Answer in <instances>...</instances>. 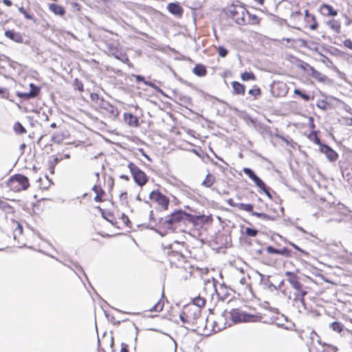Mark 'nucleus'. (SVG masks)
Wrapping results in <instances>:
<instances>
[{
    "label": "nucleus",
    "mask_w": 352,
    "mask_h": 352,
    "mask_svg": "<svg viewBox=\"0 0 352 352\" xmlns=\"http://www.w3.org/2000/svg\"><path fill=\"white\" fill-rule=\"evenodd\" d=\"M19 11L24 15L25 19H30L32 20L34 22H36V19H34V17L32 14L28 13L23 7H19Z\"/></svg>",
    "instance_id": "473e14b6"
},
{
    "label": "nucleus",
    "mask_w": 352,
    "mask_h": 352,
    "mask_svg": "<svg viewBox=\"0 0 352 352\" xmlns=\"http://www.w3.org/2000/svg\"><path fill=\"white\" fill-rule=\"evenodd\" d=\"M135 80H136L137 82H144V81H146L144 80V78L143 76H140V75H136L135 76Z\"/></svg>",
    "instance_id": "052dcab7"
},
{
    "label": "nucleus",
    "mask_w": 352,
    "mask_h": 352,
    "mask_svg": "<svg viewBox=\"0 0 352 352\" xmlns=\"http://www.w3.org/2000/svg\"><path fill=\"white\" fill-rule=\"evenodd\" d=\"M3 3L7 6H11L12 4L10 0H3Z\"/></svg>",
    "instance_id": "338daca9"
},
{
    "label": "nucleus",
    "mask_w": 352,
    "mask_h": 352,
    "mask_svg": "<svg viewBox=\"0 0 352 352\" xmlns=\"http://www.w3.org/2000/svg\"><path fill=\"white\" fill-rule=\"evenodd\" d=\"M103 195H102L101 193L100 194H97L94 198V200L96 201V202H101L102 201V196Z\"/></svg>",
    "instance_id": "13d9d810"
},
{
    "label": "nucleus",
    "mask_w": 352,
    "mask_h": 352,
    "mask_svg": "<svg viewBox=\"0 0 352 352\" xmlns=\"http://www.w3.org/2000/svg\"><path fill=\"white\" fill-rule=\"evenodd\" d=\"M186 212L182 210H175L168 215L164 221H162L163 219L161 218L160 223L164 225L167 229H173L176 223L182 220H186Z\"/></svg>",
    "instance_id": "20e7f679"
},
{
    "label": "nucleus",
    "mask_w": 352,
    "mask_h": 352,
    "mask_svg": "<svg viewBox=\"0 0 352 352\" xmlns=\"http://www.w3.org/2000/svg\"><path fill=\"white\" fill-rule=\"evenodd\" d=\"M317 28H318V23L315 20L314 23L311 25L310 28L311 30H316Z\"/></svg>",
    "instance_id": "774afa93"
},
{
    "label": "nucleus",
    "mask_w": 352,
    "mask_h": 352,
    "mask_svg": "<svg viewBox=\"0 0 352 352\" xmlns=\"http://www.w3.org/2000/svg\"><path fill=\"white\" fill-rule=\"evenodd\" d=\"M279 254L286 257H289L291 256V251L287 248L285 247L279 250Z\"/></svg>",
    "instance_id": "a19ab883"
},
{
    "label": "nucleus",
    "mask_w": 352,
    "mask_h": 352,
    "mask_svg": "<svg viewBox=\"0 0 352 352\" xmlns=\"http://www.w3.org/2000/svg\"><path fill=\"white\" fill-rule=\"evenodd\" d=\"M250 18V22L252 24H258L259 23V19L256 14H252L249 12L248 14Z\"/></svg>",
    "instance_id": "ea45409f"
},
{
    "label": "nucleus",
    "mask_w": 352,
    "mask_h": 352,
    "mask_svg": "<svg viewBox=\"0 0 352 352\" xmlns=\"http://www.w3.org/2000/svg\"><path fill=\"white\" fill-rule=\"evenodd\" d=\"M258 231L256 229L251 228H246L245 233L248 236L254 237L257 235Z\"/></svg>",
    "instance_id": "2f4dec72"
},
{
    "label": "nucleus",
    "mask_w": 352,
    "mask_h": 352,
    "mask_svg": "<svg viewBox=\"0 0 352 352\" xmlns=\"http://www.w3.org/2000/svg\"><path fill=\"white\" fill-rule=\"evenodd\" d=\"M90 98L93 101L96 102L98 104L100 102V100L102 99V98H100L98 94L96 93L91 94Z\"/></svg>",
    "instance_id": "49530a36"
},
{
    "label": "nucleus",
    "mask_w": 352,
    "mask_h": 352,
    "mask_svg": "<svg viewBox=\"0 0 352 352\" xmlns=\"http://www.w3.org/2000/svg\"><path fill=\"white\" fill-rule=\"evenodd\" d=\"M52 142L56 144H60L63 141V138L58 133H53L51 138Z\"/></svg>",
    "instance_id": "79ce46f5"
},
{
    "label": "nucleus",
    "mask_w": 352,
    "mask_h": 352,
    "mask_svg": "<svg viewBox=\"0 0 352 352\" xmlns=\"http://www.w3.org/2000/svg\"><path fill=\"white\" fill-rule=\"evenodd\" d=\"M344 46L352 50V41L351 39H346L343 42Z\"/></svg>",
    "instance_id": "8fccbe9b"
},
{
    "label": "nucleus",
    "mask_w": 352,
    "mask_h": 352,
    "mask_svg": "<svg viewBox=\"0 0 352 352\" xmlns=\"http://www.w3.org/2000/svg\"><path fill=\"white\" fill-rule=\"evenodd\" d=\"M122 219L124 223H125V225L127 226H129V224H131V221H130L129 217L126 214H122Z\"/></svg>",
    "instance_id": "3c124183"
},
{
    "label": "nucleus",
    "mask_w": 352,
    "mask_h": 352,
    "mask_svg": "<svg viewBox=\"0 0 352 352\" xmlns=\"http://www.w3.org/2000/svg\"><path fill=\"white\" fill-rule=\"evenodd\" d=\"M327 25L336 33L340 31V24L338 21L335 20H330L327 22Z\"/></svg>",
    "instance_id": "412c9836"
},
{
    "label": "nucleus",
    "mask_w": 352,
    "mask_h": 352,
    "mask_svg": "<svg viewBox=\"0 0 352 352\" xmlns=\"http://www.w3.org/2000/svg\"><path fill=\"white\" fill-rule=\"evenodd\" d=\"M322 8L327 11V14L329 16H335L338 14V12L330 5L323 4Z\"/></svg>",
    "instance_id": "bb28decb"
},
{
    "label": "nucleus",
    "mask_w": 352,
    "mask_h": 352,
    "mask_svg": "<svg viewBox=\"0 0 352 352\" xmlns=\"http://www.w3.org/2000/svg\"><path fill=\"white\" fill-rule=\"evenodd\" d=\"M298 302H300L301 304V306H302V309L304 310L307 309V307H306V305H305V298L300 296L299 299H298Z\"/></svg>",
    "instance_id": "603ef678"
},
{
    "label": "nucleus",
    "mask_w": 352,
    "mask_h": 352,
    "mask_svg": "<svg viewBox=\"0 0 352 352\" xmlns=\"http://www.w3.org/2000/svg\"><path fill=\"white\" fill-rule=\"evenodd\" d=\"M301 68L304 70L305 72L307 73V75L317 80L319 82H325L326 80L327 79V77L325 75L322 74L320 72L315 69L314 67H313L308 63H305L301 66Z\"/></svg>",
    "instance_id": "6e6552de"
},
{
    "label": "nucleus",
    "mask_w": 352,
    "mask_h": 352,
    "mask_svg": "<svg viewBox=\"0 0 352 352\" xmlns=\"http://www.w3.org/2000/svg\"><path fill=\"white\" fill-rule=\"evenodd\" d=\"M150 199L157 203L164 210H166L169 205L168 198L159 190H153L149 195Z\"/></svg>",
    "instance_id": "0eeeda50"
},
{
    "label": "nucleus",
    "mask_w": 352,
    "mask_h": 352,
    "mask_svg": "<svg viewBox=\"0 0 352 352\" xmlns=\"http://www.w3.org/2000/svg\"><path fill=\"white\" fill-rule=\"evenodd\" d=\"M120 352H129L128 345L125 343H122Z\"/></svg>",
    "instance_id": "6e6d98bb"
},
{
    "label": "nucleus",
    "mask_w": 352,
    "mask_h": 352,
    "mask_svg": "<svg viewBox=\"0 0 352 352\" xmlns=\"http://www.w3.org/2000/svg\"><path fill=\"white\" fill-rule=\"evenodd\" d=\"M266 250L268 254H279V249H276L273 246H267Z\"/></svg>",
    "instance_id": "37998d69"
},
{
    "label": "nucleus",
    "mask_w": 352,
    "mask_h": 352,
    "mask_svg": "<svg viewBox=\"0 0 352 352\" xmlns=\"http://www.w3.org/2000/svg\"><path fill=\"white\" fill-rule=\"evenodd\" d=\"M263 192L265 193V195L270 199H272V196L270 193V192L269 191V188L265 186V188H263V189H261Z\"/></svg>",
    "instance_id": "864d4df0"
},
{
    "label": "nucleus",
    "mask_w": 352,
    "mask_h": 352,
    "mask_svg": "<svg viewBox=\"0 0 352 352\" xmlns=\"http://www.w3.org/2000/svg\"><path fill=\"white\" fill-rule=\"evenodd\" d=\"M124 120L130 126L138 127L140 124L138 118L131 113H125Z\"/></svg>",
    "instance_id": "ddd939ff"
},
{
    "label": "nucleus",
    "mask_w": 352,
    "mask_h": 352,
    "mask_svg": "<svg viewBox=\"0 0 352 352\" xmlns=\"http://www.w3.org/2000/svg\"><path fill=\"white\" fill-rule=\"evenodd\" d=\"M241 78L243 81H248L250 80H254L256 79V77L254 74L252 72H243L241 75Z\"/></svg>",
    "instance_id": "cd10ccee"
},
{
    "label": "nucleus",
    "mask_w": 352,
    "mask_h": 352,
    "mask_svg": "<svg viewBox=\"0 0 352 352\" xmlns=\"http://www.w3.org/2000/svg\"><path fill=\"white\" fill-rule=\"evenodd\" d=\"M239 283L241 285H244L246 284V278L243 276L241 278H239Z\"/></svg>",
    "instance_id": "e2e57ef3"
},
{
    "label": "nucleus",
    "mask_w": 352,
    "mask_h": 352,
    "mask_svg": "<svg viewBox=\"0 0 352 352\" xmlns=\"http://www.w3.org/2000/svg\"><path fill=\"white\" fill-rule=\"evenodd\" d=\"M252 215L257 217L258 218H261L266 221H274L276 219V217L274 216H270V215H268V214H267L265 213H263V212H255L252 213Z\"/></svg>",
    "instance_id": "4be33fe9"
},
{
    "label": "nucleus",
    "mask_w": 352,
    "mask_h": 352,
    "mask_svg": "<svg viewBox=\"0 0 352 352\" xmlns=\"http://www.w3.org/2000/svg\"><path fill=\"white\" fill-rule=\"evenodd\" d=\"M285 275L287 276V281L290 283L294 289H300L302 285L299 281L296 274L292 272H287Z\"/></svg>",
    "instance_id": "9b49d317"
},
{
    "label": "nucleus",
    "mask_w": 352,
    "mask_h": 352,
    "mask_svg": "<svg viewBox=\"0 0 352 352\" xmlns=\"http://www.w3.org/2000/svg\"><path fill=\"white\" fill-rule=\"evenodd\" d=\"M16 233H18L19 234H21L23 233V227L22 226L16 222V227L14 230V237L16 238Z\"/></svg>",
    "instance_id": "c03bdc74"
},
{
    "label": "nucleus",
    "mask_w": 352,
    "mask_h": 352,
    "mask_svg": "<svg viewBox=\"0 0 352 352\" xmlns=\"http://www.w3.org/2000/svg\"><path fill=\"white\" fill-rule=\"evenodd\" d=\"M217 51L219 56L222 58L226 57L228 54V50L226 49L223 46H219L217 48Z\"/></svg>",
    "instance_id": "58836bf2"
},
{
    "label": "nucleus",
    "mask_w": 352,
    "mask_h": 352,
    "mask_svg": "<svg viewBox=\"0 0 352 352\" xmlns=\"http://www.w3.org/2000/svg\"><path fill=\"white\" fill-rule=\"evenodd\" d=\"M268 309H269V310H270V311H272V313H274V314H279V311H278V309L277 308H274V307H270Z\"/></svg>",
    "instance_id": "69168bd1"
},
{
    "label": "nucleus",
    "mask_w": 352,
    "mask_h": 352,
    "mask_svg": "<svg viewBox=\"0 0 352 352\" xmlns=\"http://www.w3.org/2000/svg\"><path fill=\"white\" fill-rule=\"evenodd\" d=\"M204 219H205V215H193V214L186 212V220H187L190 223H192L195 226L198 225L199 221H204Z\"/></svg>",
    "instance_id": "2eb2a0df"
},
{
    "label": "nucleus",
    "mask_w": 352,
    "mask_h": 352,
    "mask_svg": "<svg viewBox=\"0 0 352 352\" xmlns=\"http://www.w3.org/2000/svg\"><path fill=\"white\" fill-rule=\"evenodd\" d=\"M74 87L76 89H78L79 91L82 92L84 90V86L82 82L79 80L78 78H76L74 81Z\"/></svg>",
    "instance_id": "f704fd0d"
},
{
    "label": "nucleus",
    "mask_w": 352,
    "mask_h": 352,
    "mask_svg": "<svg viewBox=\"0 0 352 352\" xmlns=\"http://www.w3.org/2000/svg\"><path fill=\"white\" fill-rule=\"evenodd\" d=\"M330 327L334 331L338 333H340L342 331H343L344 326L342 323L340 322H333L330 324Z\"/></svg>",
    "instance_id": "5701e85b"
},
{
    "label": "nucleus",
    "mask_w": 352,
    "mask_h": 352,
    "mask_svg": "<svg viewBox=\"0 0 352 352\" xmlns=\"http://www.w3.org/2000/svg\"><path fill=\"white\" fill-rule=\"evenodd\" d=\"M50 10L55 14L60 16H63L65 13V10L62 6L55 3H52L50 5Z\"/></svg>",
    "instance_id": "6ab92c4d"
},
{
    "label": "nucleus",
    "mask_w": 352,
    "mask_h": 352,
    "mask_svg": "<svg viewBox=\"0 0 352 352\" xmlns=\"http://www.w3.org/2000/svg\"><path fill=\"white\" fill-rule=\"evenodd\" d=\"M16 96L23 100L33 98L30 92H17Z\"/></svg>",
    "instance_id": "e433bc0d"
},
{
    "label": "nucleus",
    "mask_w": 352,
    "mask_h": 352,
    "mask_svg": "<svg viewBox=\"0 0 352 352\" xmlns=\"http://www.w3.org/2000/svg\"><path fill=\"white\" fill-rule=\"evenodd\" d=\"M215 181V177L211 173H208L205 179L202 182L201 185L206 188H210Z\"/></svg>",
    "instance_id": "f3484780"
},
{
    "label": "nucleus",
    "mask_w": 352,
    "mask_h": 352,
    "mask_svg": "<svg viewBox=\"0 0 352 352\" xmlns=\"http://www.w3.org/2000/svg\"><path fill=\"white\" fill-rule=\"evenodd\" d=\"M227 203L232 207H236L237 208V205L239 204V203H235L232 199H229L227 200Z\"/></svg>",
    "instance_id": "5fc2aeb1"
},
{
    "label": "nucleus",
    "mask_w": 352,
    "mask_h": 352,
    "mask_svg": "<svg viewBox=\"0 0 352 352\" xmlns=\"http://www.w3.org/2000/svg\"><path fill=\"white\" fill-rule=\"evenodd\" d=\"M14 129L15 132L20 133V134H23L26 132V130L24 128V126L19 122H17L14 124Z\"/></svg>",
    "instance_id": "c756f323"
},
{
    "label": "nucleus",
    "mask_w": 352,
    "mask_h": 352,
    "mask_svg": "<svg viewBox=\"0 0 352 352\" xmlns=\"http://www.w3.org/2000/svg\"><path fill=\"white\" fill-rule=\"evenodd\" d=\"M164 304L161 302V301H158L155 303L151 309V311H161L163 309Z\"/></svg>",
    "instance_id": "72a5a7b5"
},
{
    "label": "nucleus",
    "mask_w": 352,
    "mask_h": 352,
    "mask_svg": "<svg viewBox=\"0 0 352 352\" xmlns=\"http://www.w3.org/2000/svg\"><path fill=\"white\" fill-rule=\"evenodd\" d=\"M167 8L171 14L176 16H181L183 13V9L178 3H170Z\"/></svg>",
    "instance_id": "4468645a"
},
{
    "label": "nucleus",
    "mask_w": 352,
    "mask_h": 352,
    "mask_svg": "<svg viewBox=\"0 0 352 352\" xmlns=\"http://www.w3.org/2000/svg\"><path fill=\"white\" fill-rule=\"evenodd\" d=\"M322 153L326 155V157L330 162H336L338 158V154L329 146L327 144L321 145V148H319Z\"/></svg>",
    "instance_id": "1a4fd4ad"
},
{
    "label": "nucleus",
    "mask_w": 352,
    "mask_h": 352,
    "mask_svg": "<svg viewBox=\"0 0 352 352\" xmlns=\"http://www.w3.org/2000/svg\"><path fill=\"white\" fill-rule=\"evenodd\" d=\"M5 36L10 40L18 43H22L23 41V36L19 32H16L14 30H8L4 33Z\"/></svg>",
    "instance_id": "f8f14e48"
},
{
    "label": "nucleus",
    "mask_w": 352,
    "mask_h": 352,
    "mask_svg": "<svg viewBox=\"0 0 352 352\" xmlns=\"http://www.w3.org/2000/svg\"><path fill=\"white\" fill-rule=\"evenodd\" d=\"M237 208L239 210H245V211L250 212L252 215L253 212H255L254 211H253L254 205L251 204L239 203L237 205Z\"/></svg>",
    "instance_id": "aec40b11"
},
{
    "label": "nucleus",
    "mask_w": 352,
    "mask_h": 352,
    "mask_svg": "<svg viewBox=\"0 0 352 352\" xmlns=\"http://www.w3.org/2000/svg\"><path fill=\"white\" fill-rule=\"evenodd\" d=\"M254 184L260 188L263 189L265 188V184L263 181L257 175L252 179Z\"/></svg>",
    "instance_id": "7c9ffc66"
},
{
    "label": "nucleus",
    "mask_w": 352,
    "mask_h": 352,
    "mask_svg": "<svg viewBox=\"0 0 352 352\" xmlns=\"http://www.w3.org/2000/svg\"><path fill=\"white\" fill-rule=\"evenodd\" d=\"M128 168L133 177L135 182L140 186H143L148 182V177L145 173L133 162H129Z\"/></svg>",
    "instance_id": "423d86ee"
},
{
    "label": "nucleus",
    "mask_w": 352,
    "mask_h": 352,
    "mask_svg": "<svg viewBox=\"0 0 352 352\" xmlns=\"http://www.w3.org/2000/svg\"><path fill=\"white\" fill-rule=\"evenodd\" d=\"M193 73L197 76H204L207 73L206 68L201 64H197L193 68Z\"/></svg>",
    "instance_id": "a211bd4d"
},
{
    "label": "nucleus",
    "mask_w": 352,
    "mask_h": 352,
    "mask_svg": "<svg viewBox=\"0 0 352 352\" xmlns=\"http://www.w3.org/2000/svg\"><path fill=\"white\" fill-rule=\"evenodd\" d=\"M201 310L195 305H188L184 306L182 313L179 314V318L184 327L187 329L196 331L198 330H204L206 327V318L202 317Z\"/></svg>",
    "instance_id": "f257e3e1"
},
{
    "label": "nucleus",
    "mask_w": 352,
    "mask_h": 352,
    "mask_svg": "<svg viewBox=\"0 0 352 352\" xmlns=\"http://www.w3.org/2000/svg\"><path fill=\"white\" fill-rule=\"evenodd\" d=\"M144 84H146V85L153 88V89H157V87L155 86V85L152 82L144 81Z\"/></svg>",
    "instance_id": "0e129e2a"
},
{
    "label": "nucleus",
    "mask_w": 352,
    "mask_h": 352,
    "mask_svg": "<svg viewBox=\"0 0 352 352\" xmlns=\"http://www.w3.org/2000/svg\"><path fill=\"white\" fill-rule=\"evenodd\" d=\"M248 94L252 95V96H256L261 95V89L259 88L251 89L249 90Z\"/></svg>",
    "instance_id": "a18cd8bd"
},
{
    "label": "nucleus",
    "mask_w": 352,
    "mask_h": 352,
    "mask_svg": "<svg viewBox=\"0 0 352 352\" xmlns=\"http://www.w3.org/2000/svg\"><path fill=\"white\" fill-rule=\"evenodd\" d=\"M232 87L235 94L241 95L245 93V86L237 81L232 82Z\"/></svg>",
    "instance_id": "dca6fc26"
},
{
    "label": "nucleus",
    "mask_w": 352,
    "mask_h": 352,
    "mask_svg": "<svg viewBox=\"0 0 352 352\" xmlns=\"http://www.w3.org/2000/svg\"><path fill=\"white\" fill-rule=\"evenodd\" d=\"M317 107L320 109H324L326 108V102L324 101H322L321 102L317 104Z\"/></svg>",
    "instance_id": "bf43d9fd"
},
{
    "label": "nucleus",
    "mask_w": 352,
    "mask_h": 352,
    "mask_svg": "<svg viewBox=\"0 0 352 352\" xmlns=\"http://www.w3.org/2000/svg\"><path fill=\"white\" fill-rule=\"evenodd\" d=\"M99 106L100 108L109 113V116L112 118H116L119 114L118 110L112 104H111L108 101H106L104 99L100 100Z\"/></svg>",
    "instance_id": "9d476101"
},
{
    "label": "nucleus",
    "mask_w": 352,
    "mask_h": 352,
    "mask_svg": "<svg viewBox=\"0 0 352 352\" xmlns=\"http://www.w3.org/2000/svg\"><path fill=\"white\" fill-rule=\"evenodd\" d=\"M30 90L29 92L30 93V94L33 98H36V96H38V94L40 93V87H39L34 85V83H30Z\"/></svg>",
    "instance_id": "393cba45"
},
{
    "label": "nucleus",
    "mask_w": 352,
    "mask_h": 352,
    "mask_svg": "<svg viewBox=\"0 0 352 352\" xmlns=\"http://www.w3.org/2000/svg\"><path fill=\"white\" fill-rule=\"evenodd\" d=\"M309 138L310 140H311L312 141H314V142L316 144H318L320 148H321V145H324V144H322L320 140V138H318V136L317 135L315 131H313L310 135H309Z\"/></svg>",
    "instance_id": "c85d7f7f"
},
{
    "label": "nucleus",
    "mask_w": 352,
    "mask_h": 352,
    "mask_svg": "<svg viewBox=\"0 0 352 352\" xmlns=\"http://www.w3.org/2000/svg\"><path fill=\"white\" fill-rule=\"evenodd\" d=\"M294 92L296 95L300 96L305 101H309L313 98V97H311L309 94L304 93L298 89H295Z\"/></svg>",
    "instance_id": "a878e982"
},
{
    "label": "nucleus",
    "mask_w": 352,
    "mask_h": 352,
    "mask_svg": "<svg viewBox=\"0 0 352 352\" xmlns=\"http://www.w3.org/2000/svg\"><path fill=\"white\" fill-rule=\"evenodd\" d=\"M243 173L248 175L252 180L256 176L254 172L250 168H244Z\"/></svg>",
    "instance_id": "4c0bfd02"
},
{
    "label": "nucleus",
    "mask_w": 352,
    "mask_h": 352,
    "mask_svg": "<svg viewBox=\"0 0 352 352\" xmlns=\"http://www.w3.org/2000/svg\"><path fill=\"white\" fill-rule=\"evenodd\" d=\"M229 11L232 18L239 25H244L245 23V16L246 14H249V12L241 6L232 5Z\"/></svg>",
    "instance_id": "39448f33"
},
{
    "label": "nucleus",
    "mask_w": 352,
    "mask_h": 352,
    "mask_svg": "<svg viewBox=\"0 0 352 352\" xmlns=\"http://www.w3.org/2000/svg\"><path fill=\"white\" fill-rule=\"evenodd\" d=\"M0 208L6 212H9L12 210V207L6 201L2 200H0Z\"/></svg>",
    "instance_id": "c9c22d12"
},
{
    "label": "nucleus",
    "mask_w": 352,
    "mask_h": 352,
    "mask_svg": "<svg viewBox=\"0 0 352 352\" xmlns=\"http://www.w3.org/2000/svg\"><path fill=\"white\" fill-rule=\"evenodd\" d=\"M296 292L298 294H300V297L305 298V296L307 294V292L305 289L303 288V285L301 286V289H296Z\"/></svg>",
    "instance_id": "09e8293b"
},
{
    "label": "nucleus",
    "mask_w": 352,
    "mask_h": 352,
    "mask_svg": "<svg viewBox=\"0 0 352 352\" xmlns=\"http://www.w3.org/2000/svg\"><path fill=\"white\" fill-rule=\"evenodd\" d=\"M7 186L14 192L25 190L30 186L29 179L23 175L16 174L8 179Z\"/></svg>",
    "instance_id": "f03ea898"
},
{
    "label": "nucleus",
    "mask_w": 352,
    "mask_h": 352,
    "mask_svg": "<svg viewBox=\"0 0 352 352\" xmlns=\"http://www.w3.org/2000/svg\"><path fill=\"white\" fill-rule=\"evenodd\" d=\"M230 318L233 322H260L262 319L261 316L247 314L239 309H233L230 312Z\"/></svg>",
    "instance_id": "7ed1b4c3"
},
{
    "label": "nucleus",
    "mask_w": 352,
    "mask_h": 352,
    "mask_svg": "<svg viewBox=\"0 0 352 352\" xmlns=\"http://www.w3.org/2000/svg\"><path fill=\"white\" fill-rule=\"evenodd\" d=\"M289 245H292L293 248H294L296 250L301 252L302 253H305V251H303L300 248H299L298 245H296L294 243L289 242Z\"/></svg>",
    "instance_id": "4d7b16f0"
},
{
    "label": "nucleus",
    "mask_w": 352,
    "mask_h": 352,
    "mask_svg": "<svg viewBox=\"0 0 352 352\" xmlns=\"http://www.w3.org/2000/svg\"><path fill=\"white\" fill-rule=\"evenodd\" d=\"M206 304V300L204 298L200 296H197L195 298L192 300V303L191 305H195V306L199 307V309H201Z\"/></svg>",
    "instance_id": "b1692460"
},
{
    "label": "nucleus",
    "mask_w": 352,
    "mask_h": 352,
    "mask_svg": "<svg viewBox=\"0 0 352 352\" xmlns=\"http://www.w3.org/2000/svg\"><path fill=\"white\" fill-rule=\"evenodd\" d=\"M92 190L94 191V192L97 195V194H102V195H104V190L102 189V188L100 186H94L92 188Z\"/></svg>",
    "instance_id": "de8ad7c7"
},
{
    "label": "nucleus",
    "mask_w": 352,
    "mask_h": 352,
    "mask_svg": "<svg viewBox=\"0 0 352 352\" xmlns=\"http://www.w3.org/2000/svg\"><path fill=\"white\" fill-rule=\"evenodd\" d=\"M305 16H307V17H311V19H312L313 21H315V16H314V15H313V14H309V11H308V10H306L305 11Z\"/></svg>",
    "instance_id": "680f3d73"
}]
</instances>
